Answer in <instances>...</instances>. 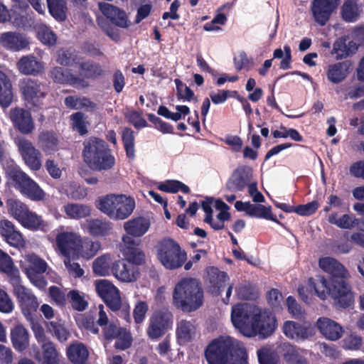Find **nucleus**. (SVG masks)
<instances>
[{
	"label": "nucleus",
	"instance_id": "obj_18",
	"mask_svg": "<svg viewBox=\"0 0 364 364\" xmlns=\"http://www.w3.org/2000/svg\"><path fill=\"white\" fill-rule=\"evenodd\" d=\"M282 331L288 338L297 342L305 341L315 335L314 329L310 325H302L292 321L284 323Z\"/></svg>",
	"mask_w": 364,
	"mask_h": 364
},
{
	"label": "nucleus",
	"instance_id": "obj_61",
	"mask_svg": "<svg viewBox=\"0 0 364 364\" xmlns=\"http://www.w3.org/2000/svg\"><path fill=\"white\" fill-rule=\"evenodd\" d=\"M71 257H64V264L70 275L75 278L81 277L84 274V270L78 263L72 262L70 259Z\"/></svg>",
	"mask_w": 364,
	"mask_h": 364
},
{
	"label": "nucleus",
	"instance_id": "obj_51",
	"mask_svg": "<svg viewBox=\"0 0 364 364\" xmlns=\"http://www.w3.org/2000/svg\"><path fill=\"white\" fill-rule=\"evenodd\" d=\"M80 75L83 77L92 78L102 74V70L98 64L86 62L80 63Z\"/></svg>",
	"mask_w": 364,
	"mask_h": 364
},
{
	"label": "nucleus",
	"instance_id": "obj_36",
	"mask_svg": "<svg viewBox=\"0 0 364 364\" xmlns=\"http://www.w3.org/2000/svg\"><path fill=\"white\" fill-rule=\"evenodd\" d=\"M38 143L43 152L50 154L57 150L58 139L53 132L43 131L38 136Z\"/></svg>",
	"mask_w": 364,
	"mask_h": 364
},
{
	"label": "nucleus",
	"instance_id": "obj_37",
	"mask_svg": "<svg viewBox=\"0 0 364 364\" xmlns=\"http://www.w3.org/2000/svg\"><path fill=\"white\" fill-rule=\"evenodd\" d=\"M63 210L68 218L73 220H80L91 214L90 207L81 203H68L63 206Z\"/></svg>",
	"mask_w": 364,
	"mask_h": 364
},
{
	"label": "nucleus",
	"instance_id": "obj_57",
	"mask_svg": "<svg viewBox=\"0 0 364 364\" xmlns=\"http://www.w3.org/2000/svg\"><path fill=\"white\" fill-rule=\"evenodd\" d=\"M14 269V264L12 258L0 249V272L11 274Z\"/></svg>",
	"mask_w": 364,
	"mask_h": 364
},
{
	"label": "nucleus",
	"instance_id": "obj_43",
	"mask_svg": "<svg viewBox=\"0 0 364 364\" xmlns=\"http://www.w3.org/2000/svg\"><path fill=\"white\" fill-rule=\"evenodd\" d=\"M6 208L9 213L19 223L29 210L26 205L15 198H9L6 200Z\"/></svg>",
	"mask_w": 364,
	"mask_h": 364
},
{
	"label": "nucleus",
	"instance_id": "obj_26",
	"mask_svg": "<svg viewBox=\"0 0 364 364\" xmlns=\"http://www.w3.org/2000/svg\"><path fill=\"white\" fill-rule=\"evenodd\" d=\"M99 6L102 14L115 25L121 28L129 26V21L124 11L107 3H100Z\"/></svg>",
	"mask_w": 364,
	"mask_h": 364
},
{
	"label": "nucleus",
	"instance_id": "obj_55",
	"mask_svg": "<svg viewBox=\"0 0 364 364\" xmlns=\"http://www.w3.org/2000/svg\"><path fill=\"white\" fill-rule=\"evenodd\" d=\"M23 272L26 274L30 282L39 289H43L47 286V282L43 276L44 272H33L31 269H28L26 272Z\"/></svg>",
	"mask_w": 364,
	"mask_h": 364
},
{
	"label": "nucleus",
	"instance_id": "obj_64",
	"mask_svg": "<svg viewBox=\"0 0 364 364\" xmlns=\"http://www.w3.org/2000/svg\"><path fill=\"white\" fill-rule=\"evenodd\" d=\"M318 208L316 201H311L305 205H301L295 208L294 212L299 215L309 216L314 213Z\"/></svg>",
	"mask_w": 364,
	"mask_h": 364
},
{
	"label": "nucleus",
	"instance_id": "obj_33",
	"mask_svg": "<svg viewBox=\"0 0 364 364\" xmlns=\"http://www.w3.org/2000/svg\"><path fill=\"white\" fill-rule=\"evenodd\" d=\"M12 85L7 75L0 70V105L8 107L13 101Z\"/></svg>",
	"mask_w": 364,
	"mask_h": 364
},
{
	"label": "nucleus",
	"instance_id": "obj_39",
	"mask_svg": "<svg viewBox=\"0 0 364 364\" xmlns=\"http://www.w3.org/2000/svg\"><path fill=\"white\" fill-rule=\"evenodd\" d=\"M83 225L84 228L93 236H105L111 230V224L100 219L87 220Z\"/></svg>",
	"mask_w": 364,
	"mask_h": 364
},
{
	"label": "nucleus",
	"instance_id": "obj_38",
	"mask_svg": "<svg viewBox=\"0 0 364 364\" xmlns=\"http://www.w3.org/2000/svg\"><path fill=\"white\" fill-rule=\"evenodd\" d=\"M281 353L287 363L289 364H308L307 360L301 356L296 346L289 342L280 345Z\"/></svg>",
	"mask_w": 364,
	"mask_h": 364
},
{
	"label": "nucleus",
	"instance_id": "obj_16",
	"mask_svg": "<svg viewBox=\"0 0 364 364\" xmlns=\"http://www.w3.org/2000/svg\"><path fill=\"white\" fill-rule=\"evenodd\" d=\"M125 259L115 261L112 267L113 276L122 282H133L139 276L138 267L135 265L141 264L144 262H136L124 257Z\"/></svg>",
	"mask_w": 364,
	"mask_h": 364
},
{
	"label": "nucleus",
	"instance_id": "obj_10",
	"mask_svg": "<svg viewBox=\"0 0 364 364\" xmlns=\"http://www.w3.org/2000/svg\"><path fill=\"white\" fill-rule=\"evenodd\" d=\"M19 89L26 106L30 108H40L47 95L45 85L36 80L24 78L19 82Z\"/></svg>",
	"mask_w": 364,
	"mask_h": 364
},
{
	"label": "nucleus",
	"instance_id": "obj_34",
	"mask_svg": "<svg viewBox=\"0 0 364 364\" xmlns=\"http://www.w3.org/2000/svg\"><path fill=\"white\" fill-rule=\"evenodd\" d=\"M23 272L31 269L33 272H46L48 268L47 262L34 253L27 254L23 256V261H21Z\"/></svg>",
	"mask_w": 364,
	"mask_h": 364
},
{
	"label": "nucleus",
	"instance_id": "obj_5",
	"mask_svg": "<svg viewBox=\"0 0 364 364\" xmlns=\"http://www.w3.org/2000/svg\"><path fill=\"white\" fill-rule=\"evenodd\" d=\"M203 304V291L199 282L193 278L179 281L173 291V304L183 312L195 311Z\"/></svg>",
	"mask_w": 364,
	"mask_h": 364
},
{
	"label": "nucleus",
	"instance_id": "obj_8",
	"mask_svg": "<svg viewBox=\"0 0 364 364\" xmlns=\"http://www.w3.org/2000/svg\"><path fill=\"white\" fill-rule=\"evenodd\" d=\"M85 163L95 171H107L115 164L114 157L105 141L92 139L87 142L83 151Z\"/></svg>",
	"mask_w": 364,
	"mask_h": 364
},
{
	"label": "nucleus",
	"instance_id": "obj_44",
	"mask_svg": "<svg viewBox=\"0 0 364 364\" xmlns=\"http://www.w3.org/2000/svg\"><path fill=\"white\" fill-rule=\"evenodd\" d=\"M50 15L57 21H63L66 18L67 6L65 0H46Z\"/></svg>",
	"mask_w": 364,
	"mask_h": 364
},
{
	"label": "nucleus",
	"instance_id": "obj_25",
	"mask_svg": "<svg viewBox=\"0 0 364 364\" xmlns=\"http://www.w3.org/2000/svg\"><path fill=\"white\" fill-rule=\"evenodd\" d=\"M353 69L351 60H345L331 65L328 68L327 77L331 82L337 84L344 80Z\"/></svg>",
	"mask_w": 364,
	"mask_h": 364
},
{
	"label": "nucleus",
	"instance_id": "obj_46",
	"mask_svg": "<svg viewBox=\"0 0 364 364\" xmlns=\"http://www.w3.org/2000/svg\"><path fill=\"white\" fill-rule=\"evenodd\" d=\"M43 354L42 364H58V352L52 341L41 346Z\"/></svg>",
	"mask_w": 364,
	"mask_h": 364
},
{
	"label": "nucleus",
	"instance_id": "obj_63",
	"mask_svg": "<svg viewBox=\"0 0 364 364\" xmlns=\"http://www.w3.org/2000/svg\"><path fill=\"white\" fill-rule=\"evenodd\" d=\"M49 295L58 306H63L65 304V294L59 287L55 286L50 287L49 288Z\"/></svg>",
	"mask_w": 364,
	"mask_h": 364
},
{
	"label": "nucleus",
	"instance_id": "obj_24",
	"mask_svg": "<svg viewBox=\"0 0 364 364\" xmlns=\"http://www.w3.org/2000/svg\"><path fill=\"white\" fill-rule=\"evenodd\" d=\"M18 70L26 75H38L44 71V64L33 55L22 56L16 63Z\"/></svg>",
	"mask_w": 364,
	"mask_h": 364
},
{
	"label": "nucleus",
	"instance_id": "obj_50",
	"mask_svg": "<svg viewBox=\"0 0 364 364\" xmlns=\"http://www.w3.org/2000/svg\"><path fill=\"white\" fill-rule=\"evenodd\" d=\"M46 328L48 331L54 335L60 342L66 341L70 335L65 327L60 322H47Z\"/></svg>",
	"mask_w": 364,
	"mask_h": 364
},
{
	"label": "nucleus",
	"instance_id": "obj_9",
	"mask_svg": "<svg viewBox=\"0 0 364 364\" xmlns=\"http://www.w3.org/2000/svg\"><path fill=\"white\" fill-rule=\"evenodd\" d=\"M156 257L167 269L181 267L187 259V255L175 240L166 238L156 245Z\"/></svg>",
	"mask_w": 364,
	"mask_h": 364
},
{
	"label": "nucleus",
	"instance_id": "obj_41",
	"mask_svg": "<svg viewBox=\"0 0 364 364\" xmlns=\"http://www.w3.org/2000/svg\"><path fill=\"white\" fill-rule=\"evenodd\" d=\"M101 245L97 241H92L89 239L84 240L80 238V245L77 255L85 259H90L94 257L100 250Z\"/></svg>",
	"mask_w": 364,
	"mask_h": 364
},
{
	"label": "nucleus",
	"instance_id": "obj_23",
	"mask_svg": "<svg viewBox=\"0 0 364 364\" xmlns=\"http://www.w3.org/2000/svg\"><path fill=\"white\" fill-rule=\"evenodd\" d=\"M252 174V169L247 166L237 168L227 183V188L231 191L237 192L249 186Z\"/></svg>",
	"mask_w": 364,
	"mask_h": 364
},
{
	"label": "nucleus",
	"instance_id": "obj_48",
	"mask_svg": "<svg viewBox=\"0 0 364 364\" xmlns=\"http://www.w3.org/2000/svg\"><path fill=\"white\" fill-rule=\"evenodd\" d=\"M20 223L23 227L33 230L41 229L46 226L41 217L30 210L28 211L23 218L20 221Z\"/></svg>",
	"mask_w": 364,
	"mask_h": 364
},
{
	"label": "nucleus",
	"instance_id": "obj_3",
	"mask_svg": "<svg viewBox=\"0 0 364 364\" xmlns=\"http://www.w3.org/2000/svg\"><path fill=\"white\" fill-rule=\"evenodd\" d=\"M209 364H246L247 355L244 345L230 336L213 340L206 348Z\"/></svg>",
	"mask_w": 364,
	"mask_h": 364
},
{
	"label": "nucleus",
	"instance_id": "obj_4",
	"mask_svg": "<svg viewBox=\"0 0 364 364\" xmlns=\"http://www.w3.org/2000/svg\"><path fill=\"white\" fill-rule=\"evenodd\" d=\"M151 227V220L147 217L133 218L123 224L125 234L122 237L121 252L124 257L136 262H144L145 254L139 248L141 240Z\"/></svg>",
	"mask_w": 364,
	"mask_h": 364
},
{
	"label": "nucleus",
	"instance_id": "obj_59",
	"mask_svg": "<svg viewBox=\"0 0 364 364\" xmlns=\"http://www.w3.org/2000/svg\"><path fill=\"white\" fill-rule=\"evenodd\" d=\"M208 274L210 283L215 285H219L229 280L227 273L219 271L217 268L210 267L208 269Z\"/></svg>",
	"mask_w": 364,
	"mask_h": 364
},
{
	"label": "nucleus",
	"instance_id": "obj_40",
	"mask_svg": "<svg viewBox=\"0 0 364 364\" xmlns=\"http://www.w3.org/2000/svg\"><path fill=\"white\" fill-rule=\"evenodd\" d=\"M328 222L341 229H352L358 225V219L354 215L344 214L338 217L336 213L328 215Z\"/></svg>",
	"mask_w": 364,
	"mask_h": 364
},
{
	"label": "nucleus",
	"instance_id": "obj_35",
	"mask_svg": "<svg viewBox=\"0 0 364 364\" xmlns=\"http://www.w3.org/2000/svg\"><path fill=\"white\" fill-rule=\"evenodd\" d=\"M114 262L110 255L105 254L97 257L92 262L93 273L98 277H107L112 272Z\"/></svg>",
	"mask_w": 364,
	"mask_h": 364
},
{
	"label": "nucleus",
	"instance_id": "obj_2",
	"mask_svg": "<svg viewBox=\"0 0 364 364\" xmlns=\"http://www.w3.org/2000/svg\"><path fill=\"white\" fill-rule=\"evenodd\" d=\"M231 321L235 328L248 338L257 336L267 338L277 328L274 314L247 303L237 304L232 307Z\"/></svg>",
	"mask_w": 364,
	"mask_h": 364
},
{
	"label": "nucleus",
	"instance_id": "obj_14",
	"mask_svg": "<svg viewBox=\"0 0 364 364\" xmlns=\"http://www.w3.org/2000/svg\"><path fill=\"white\" fill-rule=\"evenodd\" d=\"M14 293L23 314L27 319H30L39 307L38 298L31 289L21 284L14 287Z\"/></svg>",
	"mask_w": 364,
	"mask_h": 364
},
{
	"label": "nucleus",
	"instance_id": "obj_27",
	"mask_svg": "<svg viewBox=\"0 0 364 364\" xmlns=\"http://www.w3.org/2000/svg\"><path fill=\"white\" fill-rule=\"evenodd\" d=\"M51 78L58 83H67L76 87H85L87 83L83 79L75 77L60 67H55L50 71Z\"/></svg>",
	"mask_w": 364,
	"mask_h": 364
},
{
	"label": "nucleus",
	"instance_id": "obj_15",
	"mask_svg": "<svg viewBox=\"0 0 364 364\" xmlns=\"http://www.w3.org/2000/svg\"><path fill=\"white\" fill-rule=\"evenodd\" d=\"M95 287L97 294L112 311L120 309L122 301L119 291L112 283L107 279H97L95 282Z\"/></svg>",
	"mask_w": 364,
	"mask_h": 364
},
{
	"label": "nucleus",
	"instance_id": "obj_1",
	"mask_svg": "<svg viewBox=\"0 0 364 364\" xmlns=\"http://www.w3.org/2000/svg\"><path fill=\"white\" fill-rule=\"evenodd\" d=\"M319 267L330 275L328 280L323 277L309 279V285L321 299H326L330 296L341 307L350 306L354 301V295L347 279L350 274L345 267L331 257H322L318 261Z\"/></svg>",
	"mask_w": 364,
	"mask_h": 364
},
{
	"label": "nucleus",
	"instance_id": "obj_47",
	"mask_svg": "<svg viewBox=\"0 0 364 364\" xmlns=\"http://www.w3.org/2000/svg\"><path fill=\"white\" fill-rule=\"evenodd\" d=\"M65 104L68 107L75 109L92 110L95 109V104L85 97L69 96L65 99Z\"/></svg>",
	"mask_w": 364,
	"mask_h": 364
},
{
	"label": "nucleus",
	"instance_id": "obj_53",
	"mask_svg": "<svg viewBox=\"0 0 364 364\" xmlns=\"http://www.w3.org/2000/svg\"><path fill=\"white\" fill-rule=\"evenodd\" d=\"M248 215L252 217L262 218L278 223L277 218L272 215L270 208L262 205H254L251 203Z\"/></svg>",
	"mask_w": 364,
	"mask_h": 364
},
{
	"label": "nucleus",
	"instance_id": "obj_13",
	"mask_svg": "<svg viewBox=\"0 0 364 364\" xmlns=\"http://www.w3.org/2000/svg\"><path fill=\"white\" fill-rule=\"evenodd\" d=\"M80 235L73 231H63L56 235L57 252L64 257H75L80 245Z\"/></svg>",
	"mask_w": 364,
	"mask_h": 364
},
{
	"label": "nucleus",
	"instance_id": "obj_28",
	"mask_svg": "<svg viewBox=\"0 0 364 364\" xmlns=\"http://www.w3.org/2000/svg\"><path fill=\"white\" fill-rule=\"evenodd\" d=\"M89 351L85 344L75 341L66 350L68 359L73 364H90L88 363Z\"/></svg>",
	"mask_w": 364,
	"mask_h": 364
},
{
	"label": "nucleus",
	"instance_id": "obj_7",
	"mask_svg": "<svg viewBox=\"0 0 364 364\" xmlns=\"http://www.w3.org/2000/svg\"><path fill=\"white\" fill-rule=\"evenodd\" d=\"M96 207L112 220H124L133 213L135 202L124 194H109L100 198Z\"/></svg>",
	"mask_w": 364,
	"mask_h": 364
},
{
	"label": "nucleus",
	"instance_id": "obj_31",
	"mask_svg": "<svg viewBox=\"0 0 364 364\" xmlns=\"http://www.w3.org/2000/svg\"><path fill=\"white\" fill-rule=\"evenodd\" d=\"M358 50L357 44L347 37L338 38L333 44V51L337 59L348 58Z\"/></svg>",
	"mask_w": 364,
	"mask_h": 364
},
{
	"label": "nucleus",
	"instance_id": "obj_6",
	"mask_svg": "<svg viewBox=\"0 0 364 364\" xmlns=\"http://www.w3.org/2000/svg\"><path fill=\"white\" fill-rule=\"evenodd\" d=\"M4 170L9 183L23 196L36 202L46 198V192L14 161H9Z\"/></svg>",
	"mask_w": 364,
	"mask_h": 364
},
{
	"label": "nucleus",
	"instance_id": "obj_30",
	"mask_svg": "<svg viewBox=\"0 0 364 364\" xmlns=\"http://www.w3.org/2000/svg\"><path fill=\"white\" fill-rule=\"evenodd\" d=\"M197 335V327L192 321L181 320L177 323L176 336L181 343H186Z\"/></svg>",
	"mask_w": 364,
	"mask_h": 364
},
{
	"label": "nucleus",
	"instance_id": "obj_19",
	"mask_svg": "<svg viewBox=\"0 0 364 364\" xmlns=\"http://www.w3.org/2000/svg\"><path fill=\"white\" fill-rule=\"evenodd\" d=\"M0 235L11 246L18 249L25 247L26 242L23 235L9 220L3 219L0 220Z\"/></svg>",
	"mask_w": 364,
	"mask_h": 364
},
{
	"label": "nucleus",
	"instance_id": "obj_58",
	"mask_svg": "<svg viewBox=\"0 0 364 364\" xmlns=\"http://www.w3.org/2000/svg\"><path fill=\"white\" fill-rule=\"evenodd\" d=\"M77 56L73 52L61 49L58 52L57 63L65 66L76 63Z\"/></svg>",
	"mask_w": 364,
	"mask_h": 364
},
{
	"label": "nucleus",
	"instance_id": "obj_54",
	"mask_svg": "<svg viewBox=\"0 0 364 364\" xmlns=\"http://www.w3.org/2000/svg\"><path fill=\"white\" fill-rule=\"evenodd\" d=\"M259 364H279V358L272 350L267 348H262L257 350Z\"/></svg>",
	"mask_w": 364,
	"mask_h": 364
},
{
	"label": "nucleus",
	"instance_id": "obj_56",
	"mask_svg": "<svg viewBox=\"0 0 364 364\" xmlns=\"http://www.w3.org/2000/svg\"><path fill=\"white\" fill-rule=\"evenodd\" d=\"M115 338L117 341L114 346L117 349L125 350L129 348L132 345V336L130 332L125 328H123Z\"/></svg>",
	"mask_w": 364,
	"mask_h": 364
},
{
	"label": "nucleus",
	"instance_id": "obj_22",
	"mask_svg": "<svg viewBox=\"0 0 364 364\" xmlns=\"http://www.w3.org/2000/svg\"><path fill=\"white\" fill-rule=\"evenodd\" d=\"M316 326L323 337L333 341L340 339L344 332L338 323L328 317L318 318Z\"/></svg>",
	"mask_w": 364,
	"mask_h": 364
},
{
	"label": "nucleus",
	"instance_id": "obj_32",
	"mask_svg": "<svg viewBox=\"0 0 364 364\" xmlns=\"http://www.w3.org/2000/svg\"><path fill=\"white\" fill-rule=\"evenodd\" d=\"M12 85L7 75L0 70V105L8 107L13 101Z\"/></svg>",
	"mask_w": 364,
	"mask_h": 364
},
{
	"label": "nucleus",
	"instance_id": "obj_49",
	"mask_svg": "<svg viewBox=\"0 0 364 364\" xmlns=\"http://www.w3.org/2000/svg\"><path fill=\"white\" fill-rule=\"evenodd\" d=\"M38 38L43 44L53 46L57 41L56 35L45 24L38 25L36 28Z\"/></svg>",
	"mask_w": 364,
	"mask_h": 364
},
{
	"label": "nucleus",
	"instance_id": "obj_52",
	"mask_svg": "<svg viewBox=\"0 0 364 364\" xmlns=\"http://www.w3.org/2000/svg\"><path fill=\"white\" fill-rule=\"evenodd\" d=\"M122 139L128 157H134V132L129 128H124L122 131Z\"/></svg>",
	"mask_w": 364,
	"mask_h": 364
},
{
	"label": "nucleus",
	"instance_id": "obj_60",
	"mask_svg": "<svg viewBox=\"0 0 364 364\" xmlns=\"http://www.w3.org/2000/svg\"><path fill=\"white\" fill-rule=\"evenodd\" d=\"M14 309V304L9 295L0 289V312L10 314Z\"/></svg>",
	"mask_w": 364,
	"mask_h": 364
},
{
	"label": "nucleus",
	"instance_id": "obj_20",
	"mask_svg": "<svg viewBox=\"0 0 364 364\" xmlns=\"http://www.w3.org/2000/svg\"><path fill=\"white\" fill-rule=\"evenodd\" d=\"M338 5V0H314L312 7L315 21L323 26Z\"/></svg>",
	"mask_w": 364,
	"mask_h": 364
},
{
	"label": "nucleus",
	"instance_id": "obj_29",
	"mask_svg": "<svg viewBox=\"0 0 364 364\" xmlns=\"http://www.w3.org/2000/svg\"><path fill=\"white\" fill-rule=\"evenodd\" d=\"M10 338L13 347L17 351L22 352L28 348L29 333L22 324H17L11 329Z\"/></svg>",
	"mask_w": 364,
	"mask_h": 364
},
{
	"label": "nucleus",
	"instance_id": "obj_42",
	"mask_svg": "<svg viewBox=\"0 0 364 364\" xmlns=\"http://www.w3.org/2000/svg\"><path fill=\"white\" fill-rule=\"evenodd\" d=\"M361 9L356 0L346 1L341 8L343 18L349 22L355 21L358 18Z\"/></svg>",
	"mask_w": 364,
	"mask_h": 364
},
{
	"label": "nucleus",
	"instance_id": "obj_21",
	"mask_svg": "<svg viewBox=\"0 0 364 364\" xmlns=\"http://www.w3.org/2000/svg\"><path fill=\"white\" fill-rule=\"evenodd\" d=\"M0 44L6 50L18 52L29 45L26 36L18 32L8 31L0 35Z\"/></svg>",
	"mask_w": 364,
	"mask_h": 364
},
{
	"label": "nucleus",
	"instance_id": "obj_45",
	"mask_svg": "<svg viewBox=\"0 0 364 364\" xmlns=\"http://www.w3.org/2000/svg\"><path fill=\"white\" fill-rule=\"evenodd\" d=\"M67 297L72 308L75 311H83L88 306L85 294L78 290L70 291L67 294Z\"/></svg>",
	"mask_w": 364,
	"mask_h": 364
},
{
	"label": "nucleus",
	"instance_id": "obj_62",
	"mask_svg": "<svg viewBox=\"0 0 364 364\" xmlns=\"http://www.w3.org/2000/svg\"><path fill=\"white\" fill-rule=\"evenodd\" d=\"M148 309V304L145 301H139L136 303L133 311L134 318L136 323L144 321Z\"/></svg>",
	"mask_w": 364,
	"mask_h": 364
},
{
	"label": "nucleus",
	"instance_id": "obj_17",
	"mask_svg": "<svg viewBox=\"0 0 364 364\" xmlns=\"http://www.w3.org/2000/svg\"><path fill=\"white\" fill-rule=\"evenodd\" d=\"M9 117L15 128L24 134H31L35 129V124L29 111L21 107L10 109Z\"/></svg>",
	"mask_w": 364,
	"mask_h": 364
},
{
	"label": "nucleus",
	"instance_id": "obj_12",
	"mask_svg": "<svg viewBox=\"0 0 364 364\" xmlns=\"http://www.w3.org/2000/svg\"><path fill=\"white\" fill-rule=\"evenodd\" d=\"M172 314L168 310L162 309L154 312L149 320L146 333L151 339L161 338L172 324Z\"/></svg>",
	"mask_w": 364,
	"mask_h": 364
},
{
	"label": "nucleus",
	"instance_id": "obj_11",
	"mask_svg": "<svg viewBox=\"0 0 364 364\" xmlns=\"http://www.w3.org/2000/svg\"><path fill=\"white\" fill-rule=\"evenodd\" d=\"M14 143L23 163L33 171H39L42 166V154L28 139L16 137Z\"/></svg>",
	"mask_w": 364,
	"mask_h": 364
}]
</instances>
